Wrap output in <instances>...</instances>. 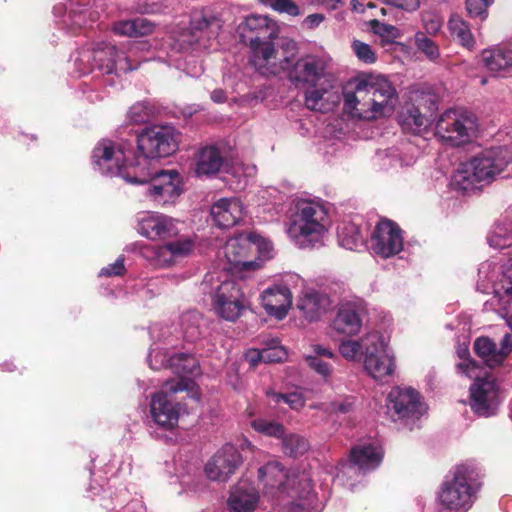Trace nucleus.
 <instances>
[{
  "instance_id": "f257e3e1",
  "label": "nucleus",
  "mask_w": 512,
  "mask_h": 512,
  "mask_svg": "<svg viewBox=\"0 0 512 512\" xmlns=\"http://www.w3.org/2000/svg\"><path fill=\"white\" fill-rule=\"evenodd\" d=\"M354 92L344 95V106L355 116L372 120L393 113L398 94L383 75L360 74L353 79Z\"/></svg>"
},
{
  "instance_id": "f03ea898",
  "label": "nucleus",
  "mask_w": 512,
  "mask_h": 512,
  "mask_svg": "<svg viewBox=\"0 0 512 512\" xmlns=\"http://www.w3.org/2000/svg\"><path fill=\"white\" fill-rule=\"evenodd\" d=\"M511 162L512 151L507 147L486 149L459 165L451 185L464 193L480 190L495 181Z\"/></svg>"
},
{
  "instance_id": "7ed1b4c3",
  "label": "nucleus",
  "mask_w": 512,
  "mask_h": 512,
  "mask_svg": "<svg viewBox=\"0 0 512 512\" xmlns=\"http://www.w3.org/2000/svg\"><path fill=\"white\" fill-rule=\"evenodd\" d=\"M143 44L133 43L127 51L105 42H93L82 47L74 57V65L80 76L98 70L102 74L117 76L135 70L141 60L136 54Z\"/></svg>"
},
{
  "instance_id": "20e7f679",
  "label": "nucleus",
  "mask_w": 512,
  "mask_h": 512,
  "mask_svg": "<svg viewBox=\"0 0 512 512\" xmlns=\"http://www.w3.org/2000/svg\"><path fill=\"white\" fill-rule=\"evenodd\" d=\"M331 225L329 211L320 201H300L288 226L287 234L300 249L324 245Z\"/></svg>"
},
{
  "instance_id": "39448f33",
  "label": "nucleus",
  "mask_w": 512,
  "mask_h": 512,
  "mask_svg": "<svg viewBox=\"0 0 512 512\" xmlns=\"http://www.w3.org/2000/svg\"><path fill=\"white\" fill-rule=\"evenodd\" d=\"M481 485L476 467L458 465L443 482L438 494L439 503L448 512H467L473 506Z\"/></svg>"
},
{
  "instance_id": "423d86ee",
  "label": "nucleus",
  "mask_w": 512,
  "mask_h": 512,
  "mask_svg": "<svg viewBox=\"0 0 512 512\" xmlns=\"http://www.w3.org/2000/svg\"><path fill=\"white\" fill-rule=\"evenodd\" d=\"M177 149V141L174 129L169 126H153L145 129L137 138L138 152L141 166L138 167L136 176L139 182H146L155 168L157 159L167 157Z\"/></svg>"
},
{
  "instance_id": "0eeeda50",
  "label": "nucleus",
  "mask_w": 512,
  "mask_h": 512,
  "mask_svg": "<svg viewBox=\"0 0 512 512\" xmlns=\"http://www.w3.org/2000/svg\"><path fill=\"white\" fill-rule=\"evenodd\" d=\"M201 289L213 296V308L219 317L235 321L241 316L245 300L238 281L229 279L226 274L209 272L201 283Z\"/></svg>"
},
{
  "instance_id": "6e6552de",
  "label": "nucleus",
  "mask_w": 512,
  "mask_h": 512,
  "mask_svg": "<svg viewBox=\"0 0 512 512\" xmlns=\"http://www.w3.org/2000/svg\"><path fill=\"white\" fill-rule=\"evenodd\" d=\"M476 287L493 295L491 304L498 307V313L512 330V269L505 271L493 261L483 262L478 269Z\"/></svg>"
},
{
  "instance_id": "1a4fd4ad",
  "label": "nucleus",
  "mask_w": 512,
  "mask_h": 512,
  "mask_svg": "<svg viewBox=\"0 0 512 512\" xmlns=\"http://www.w3.org/2000/svg\"><path fill=\"white\" fill-rule=\"evenodd\" d=\"M92 164L94 170L106 176H120L127 183L142 184L136 176L138 167L141 166L139 156L129 159L126 149L116 146L110 140H101L92 151Z\"/></svg>"
},
{
  "instance_id": "9d476101",
  "label": "nucleus",
  "mask_w": 512,
  "mask_h": 512,
  "mask_svg": "<svg viewBox=\"0 0 512 512\" xmlns=\"http://www.w3.org/2000/svg\"><path fill=\"white\" fill-rule=\"evenodd\" d=\"M248 40L251 62L260 73L265 75H278L289 70L298 53L297 45L293 41L275 48L272 38L262 39L260 36H253Z\"/></svg>"
},
{
  "instance_id": "9b49d317",
  "label": "nucleus",
  "mask_w": 512,
  "mask_h": 512,
  "mask_svg": "<svg viewBox=\"0 0 512 512\" xmlns=\"http://www.w3.org/2000/svg\"><path fill=\"white\" fill-rule=\"evenodd\" d=\"M469 354L468 348H460L458 355L463 359L457 365V368L469 378H475L476 381L470 387V406L475 414L480 417H490L496 414L499 400L498 391L494 381L487 378H479L474 370L476 363L466 359Z\"/></svg>"
},
{
  "instance_id": "f8f14e48",
  "label": "nucleus",
  "mask_w": 512,
  "mask_h": 512,
  "mask_svg": "<svg viewBox=\"0 0 512 512\" xmlns=\"http://www.w3.org/2000/svg\"><path fill=\"white\" fill-rule=\"evenodd\" d=\"M476 132V118L465 110L448 109L436 122V136L452 146L458 147L469 143Z\"/></svg>"
},
{
  "instance_id": "ddd939ff",
  "label": "nucleus",
  "mask_w": 512,
  "mask_h": 512,
  "mask_svg": "<svg viewBox=\"0 0 512 512\" xmlns=\"http://www.w3.org/2000/svg\"><path fill=\"white\" fill-rule=\"evenodd\" d=\"M193 383L190 380L178 382L166 381L161 389L152 395L150 402V415L155 424L167 430L177 426L180 407L174 403L171 396L177 392L190 391Z\"/></svg>"
},
{
  "instance_id": "4468645a",
  "label": "nucleus",
  "mask_w": 512,
  "mask_h": 512,
  "mask_svg": "<svg viewBox=\"0 0 512 512\" xmlns=\"http://www.w3.org/2000/svg\"><path fill=\"white\" fill-rule=\"evenodd\" d=\"M366 353L363 359L365 372L376 381H383L394 374L396 361L386 338L371 332L365 335Z\"/></svg>"
},
{
  "instance_id": "2eb2a0df",
  "label": "nucleus",
  "mask_w": 512,
  "mask_h": 512,
  "mask_svg": "<svg viewBox=\"0 0 512 512\" xmlns=\"http://www.w3.org/2000/svg\"><path fill=\"white\" fill-rule=\"evenodd\" d=\"M387 409L393 421H401L413 428L427 412V405L420 393L412 387H395L387 396Z\"/></svg>"
},
{
  "instance_id": "dca6fc26",
  "label": "nucleus",
  "mask_w": 512,
  "mask_h": 512,
  "mask_svg": "<svg viewBox=\"0 0 512 512\" xmlns=\"http://www.w3.org/2000/svg\"><path fill=\"white\" fill-rule=\"evenodd\" d=\"M146 183H149L147 196L158 205L174 203L182 193L181 176L176 170L152 168L151 177L143 184Z\"/></svg>"
},
{
  "instance_id": "f3484780",
  "label": "nucleus",
  "mask_w": 512,
  "mask_h": 512,
  "mask_svg": "<svg viewBox=\"0 0 512 512\" xmlns=\"http://www.w3.org/2000/svg\"><path fill=\"white\" fill-rule=\"evenodd\" d=\"M382 458V449L376 441H362L351 449L349 463L341 464L336 479L341 480L342 476L355 473L356 469L362 473L371 471L380 465Z\"/></svg>"
},
{
  "instance_id": "a211bd4d",
  "label": "nucleus",
  "mask_w": 512,
  "mask_h": 512,
  "mask_svg": "<svg viewBox=\"0 0 512 512\" xmlns=\"http://www.w3.org/2000/svg\"><path fill=\"white\" fill-rule=\"evenodd\" d=\"M371 249L383 258L398 254L403 249L400 227L391 220H381L371 235Z\"/></svg>"
},
{
  "instance_id": "6ab92c4d",
  "label": "nucleus",
  "mask_w": 512,
  "mask_h": 512,
  "mask_svg": "<svg viewBox=\"0 0 512 512\" xmlns=\"http://www.w3.org/2000/svg\"><path fill=\"white\" fill-rule=\"evenodd\" d=\"M367 316V307L363 300L354 299L339 304L337 314L332 321V328L347 336L357 335Z\"/></svg>"
},
{
  "instance_id": "aec40b11",
  "label": "nucleus",
  "mask_w": 512,
  "mask_h": 512,
  "mask_svg": "<svg viewBox=\"0 0 512 512\" xmlns=\"http://www.w3.org/2000/svg\"><path fill=\"white\" fill-rule=\"evenodd\" d=\"M241 463L238 449L232 444H225L206 463L204 471L210 480L226 482Z\"/></svg>"
},
{
  "instance_id": "412c9836",
  "label": "nucleus",
  "mask_w": 512,
  "mask_h": 512,
  "mask_svg": "<svg viewBox=\"0 0 512 512\" xmlns=\"http://www.w3.org/2000/svg\"><path fill=\"white\" fill-rule=\"evenodd\" d=\"M437 110V100L429 95L422 98L419 105L406 104L399 114V123L403 130L419 134L431 124V117Z\"/></svg>"
},
{
  "instance_id": "4be33fe9",
  "label": "nucleus",
  "mask_w": 512,
  "mask_h": 512,
  "mask_svg": "<svg viewBox=\"0 0 512 512\" xmlns=\"http://www.w3.org/2000/svg\"><path fill=\"white\" fill-rule=\"evenodd\" d=\"M221 27V21L215 16H195L190 22L189 30L182 34L181 42L188 46L198 44L206 49L209 47V42L217 38Z\"/></svg>"
},
{
  "instance_id": "5701e85b",
  "label": "nucleus",
  "mask_w": 512,
  "mask_h": 512,
  "mask_svg": "<svg viewBox=\"0 0 512 512\" xmlns=\"http://www.w3.org/2000/svg\"><path fill=\"white\" fill-rule=\"evenodd\" d=\"M326 68L325 59L315 55H307L296 62L293 61L289 78L296 86H315L324 77Z\"/></svg>"
},
{
  "instance_id": "b1692460",
  "label": "nucleus",
  "mask_w": 512,
  "mask_h": 512,
  "mask_svg": "<svg viewBox=\"0 0 512 512\" xmlns=\"http://www.w3.org/2000/svg\"><path fill=\"white\" fill-rule=\"evenodd\" d=\"M138 231L150 240L172 238L178 234L175 221L169 216L158 213H147L140 217Z\"/></svg>"
},
{
  "instance_id": "393cba45",
  "label": "nucleus",
  "mask_w": 512,
  "mask_h": 512,
  "mask_svg": "<svg viewBox=\"0 0 512 512\" xmlns=\"http://www.w3.org/2000/svg\"><path fill=\"white\" fill-rule=\"evenodd\" d=\"M474 351L479 358L490 368L501 365L512 351V337L505 334L500 347L489 337H479L474 342Z\"/></svg>"
},
{
  "instance_id": "a878e982",
  "label": "nucleus",
  "mask_w": 512,
  "mask_h": 512,
  "mask_svg": "<svg viewBox=\"0 0 512 512\" xmlns=\"http://www.w3.org/2000/svg\"><path fill=\"white\" fill-rule=\"evenodd\" d=\"M259 498V491L254 484L247 479H241L232 486L227 507L230 512H254Z\"/></svg>"
},
{
  "instance_id": "bb28decb",
  "label": "nucleus",
  "mask_w": 512,
  "mask_h": 512,
  "mask_svg": "<svg viewBox=\"0 0 512 512\" xmlns=\"http://www.w3.org/2000/svg\"><path fill=\"white\" fill-rule=\"evenodd\" d=\"M261 303L268 315L282 320L292 304L291 291L283 284L268 287L261 294Z\"/></svg>"
},
{
  "instance_id": "cd10ccee",
  "label": "nucleus",
  "mask_w": 512,
  "mask_h": 512,
  "mask_svg": "<svg viewBox=\"0 0 512 512\" xmlns=\"http://www.w3.org/2000/svg\"><path fill=\"white\" fill-rule=\"evenodd\" d=\"M244 207L238 198H221L211 207V216L220 228L235 226L243 216Z\"/></svg>"
},
{
  "instance_id": "c85d7f7f",
  "label": "nucleus",
  "mask_w": 512,
  "mask_h": 512,
  "mask_svg": "<svg viewBox=\"0 0 512 512\" xmlns=\"http://www.w3.org/2000/svg\"><path fill=\"white\" fill-rule=\"evenodd\" d=\"M330 306L329 296L315 290L303 293L297 304L303 317L309 322L320 320L327 313Z\"/></svg>"
},
{
  "instance_id": "c756f323",
  "label": "nucleus",
  "mask_w": 512,
  "mask_h": 512,
  "mask_svg": "<svg viewBox=\"0 0 512 512\" xmlns=\"http://www.w3.org/2000/svg\"><path fill=\"white\" fill-rule=\"evenodd\" d=\"M251 250V241L249 235H239L230 238L224 248V256L227 262L235 268L249 269L254 267V262L248 259Z\"/></svg>"
},
{
  "instance_id": "7c9ffc66",
  "label": "nucleus",
  "mask_w": 512,
  "mask_h": 512,
  "mask_svg": "<svg viewBox=\"0 0 512 512\" xmlns=\"http://www.w3.org/2000/svg\"><path fill=\"white\" fill-rule=\"evenodd\" d=\"M339 101L338 93L330 85L311 86L305 92V106L312 111L326 113L332 110Z\"/></svg>"
},
{
  "instance_id": "2f4dec72",
  "label": "nucleus",
  "mask_w": 512,
  "mask_h": 512,
  "mask_svg": "<svg viewBox=\"0 0 512 512\" xmlns=\"http://www.w3.org/2000/svg\"><path fill=\"white\" fill-rule=\"evenodd\" d=\"M481 61L488 71L506 76L512 72V47L484 49Z\"/></svg>"
},
{
  "instance_id": "473e14b6",
  "label": "nucleus",
  "mask_w": 512,
  "mask_h": 512,
  "mask_svg": "<svg viewBox=\"0 0 512 512\" xmlns=\"http://www.w3.org/2000/svg\"><path fill=\"white\" fill-rule=\"evenodd\" d=\"M168 366L172 371L179 375L178 379H172L173 382L180 380H190L193 385L190 390L194 388V381L192 377L197 376L200 373V365L198 360L191 354L187 353H176L167 359Z\"/></svg>"
},
{
  "instance_id": "72a5a7b5",
  "label": "nucleus",
  "mask_w": 512,
  "mask_h": 512,
  "mask_svg": "<svg viewBox=\"0 0 512 512\" xmlns=\"http://www.w3.org/2000/svg\"><path fill=\"white\" fill-rule=\"evenodd\" d=\"M223 157L215 146L204 147L199 151L195 173L197 176H210L220 171Z\"/></svg>"
},
{
  "instance_id": "f704fd0d",
  "label": "nucleus",
  "mask_w": 512,
  "mask_h": 512,
  "mask_svg": "<svg viewBox=\"0 0 512 512\" xmlns=\"http://www.w3.org/2000/svg\"><path fill=\"white\" fill-rule=\"evenodd\" d=\"M154 27L151 21L137 17L115 22L112 26V31L119 36L141 37L151 34L154 31Z\"/></svg>"
},
{
  "instance_id": "c9c22d12",
  "label": "nucleus",
  "mask_w": 512,
  "mask_h": 512,
  "mask_svg": "<svg viewBox=\"0 0 512 512\" xmlns=\"http://www.w3.org/2000/svg\"><path fill=\"white\" fill-rule=\"evenodd\" d=\"M258 479L265 488H282L288 479L287 472L283 465L272 460L258 469Z\"/></svg>"
},
{
  "instance_id": "e433bc0d",
  "label": "nucleus",
  "mask_w": 512,
  "mask_h": 512,
  "mask_svg": "<svg viewBox=\"0 0 512 512\" xmlns=\"http://www.w3.org/2000/svg\"><path fill=\"white\" fill-rule=\"evenodd\" d=\"M207 326L206 320L197 311H187L180 317V328L183 337L188 342L199 340Z\"/></svg>"
},
{
  "instance_id": "4c0bfd02",
  "label": "nucleus",
  "mask_w": 512,
  "mask_h": 512,
  "mask_svg": "<svg viewBox=\"0 0 512 512\" xmlns=\"http://www.w3.org/2000/svg\"><path fill=\"white\" fill-rule=\"evenodd\" d=\"M337 235L339 244L347 250L356 251L365 247L364 235L354 222L340 224L337 228Z\"/></svg>"
},
{
  "instance_id": "58836bf2",
  "label": "nucleus",
  "mask_w": 512,
  "mask_h": 512,
  "mask_svg": "<svg viewBox=\"0 0 512 512\" xmlns=\"http://www.w3.org/2000/svg\"><path fill=\"white\" fill-rule=\"evenodd\" d=\"M140 254L155 267H169L175 263L168 244L161 246H140Z\"/></svg>"
},
{
  "instance_id": "ea45409f",
  "label": "nucleus",
  "mask_w": 512,
  "mask_h": 512,
  "mask_svg": "<svg viewBox=\"0 0 512 512\" xmlns=\"http://www.w3.org/2000/svg\"><path fill=\"white\" fill-rule=\"evenodd\" d=\"M488 243L496 249L512 246V220L505 218L497 223L488 236Z\"/></svg>"
},
{
  "instance_id": "a19ab883",
  "label": "nucleus",
  "mask_w": 512,
  "mask_h": 512,
  "mask_svg": "<svg viewBox=\"0 0 512 512\" xmlns=\"http://www.w3.org/2000/svg\"><path fill=\"white\" fill-rule=\"evenodd\" d=\"M242 33L246 30L255 32V36H260L262 39L273 38L274 30L270 25V20L267 16L250 15L245 18L243 24L240 26Z\"/></svg>"
},
{
  "instance_id": "79ce46f5",
  "label": "nucleus",
  "mask_w": 512,
  "mask_h": 512,
  "mask_svg": "<svg viewBox=\"0 0 512 512\" xmlns=\"http://www.w3.org/2000/svg\"><path fill=\"white\" fill-rule=\"evenodd\" d=\"M448 27L452 37L459 41L461 45L467 48L473 47L474 38L470 27L460 16L452 15L449 19Z\"/></svg>"
},
{
  "instance_id": "37998d69",
  "label": "nucleus",
  "mask_w": 512,
  "mask_h": 512,
  "mask_svg": "<svg viewBox=\"0 0 512 512\" xmlns=\"http://www.w3.org/2000/svg\"><path fill=\"white\" fill-rule=\"evenodd\" d=\"M282 447L286 455L291 457L302 456L309 450V442L298 434H288L282 438Z\"/></svg>"
},
{
  "instance_id": "c03bdc74",
  "label": "nucleus",
  "mask_w": 512,
  "mask_h": 512,
  "mask_svg": "<svg viewBox=\"0 0 512 512\" xmlns=\"http://www.w3.org/2000/svg\"><path fill=\"white\" fill-rule=\"evenodd\" d=\"M365 336L360 340H344L339 345L340 354L348 361H356L361 356L365 357L366 345L364 343Z\"/></svg>"
},
{
  "instance_id": "a18cd8bd",
  "label": "nucleus",
  "mask_w": 512,
  "mask_h": 512,
  "mask_svg": "<svg viewBox=\"0 0 512 512\" xmlns=\"http://www.w3.org/2000/svg\"><path fill=\"white\" fill-rule=\"evenodd\" d=\"M253 429L265 436L283 438L285 434L284 426L276 421L264 418H257L251 421Z\"/></svg>"
},
{
  "instance_id": "49530a36",
  "label": "nucleus",
  "mask_w": 512,
  "mask_h": 512,
  "mask_svg": "<svg viewBox=\"0 0 512 512\" xmlns=\"http://www.w3.org/2000/svg\"><path fill=\"white\" fill-rule=\"evenodd\" d=\"M249 240L251 241V249L254 248L258 252L260 260L266 261L273 258L274 247L270 240L256 233H250Z\"/></svg>"
},
{
  "instance_id": "de8ad7c7",
  "label": "nucleus",
  "mask_w": 512,
  "mask_h": 512,
  "mask_svg": "<svg viewBox=\"0 0 512 512\" xmlns=\"http://www.w3.org/2000/svg\"><path fill=\"white\" fill-rule=\"evenodd\" d=\"M415 45L430 60L435 61L440 56V51L436 43L428 38L423 32L415 34Z\"/></svg>"
},
{
  "instance_id": "09e8293b",
  "label": "nucleus",
  "mask_w": 512,
  "mask_h": 512,
  "mask_svg": "<svg viewBox=\"0 0 512 512\" xmlns=\"http://www.w3.org/2000/svg\"><path fill=\"white\" fill-rule=\"evenodd\" d=\"M266 395L273 399L275 403L284 402L290 406V408L294 410H298L304 405V399L302 395L298 392L291 393H278L272 390H268Z\"/></svg>"
},
{
  "instance_id": "8fccbe9b",
  "label": "nucleus",
  "mask_w": 512,
  "mask_h": 512,
  "mask_svg": "<svg viewBox=\"0 0 512 512\" xmlns=\"http://www.w3.org/2000/svg\"><path fill=\"white\" fill-rule=\"evenodd\" d=\"M494 0H465L468 15L473 19L484 21L488 16V8Z\"/></svg>"
},
{
  "instance_id": "3c124183",
  "label": "nucleus",
  "mask_w": 512,
  "mask_h": 512,
  "mask_svg": "<svg viewBox=\"0 0 512 512\" xmlns=\"http://www.w3.org/2000/svg\"><path fill=\"white\" fill-rule=\"evenodd\" d=\"M167 244L170 248L174 261L188 256L194 247L193 241L189 238L177 239L175 241L168 242Z\"/></svg>"
},
{
  "instance_id": "603ef678",
  "label": "nucleus",
  "mask_w": 512,
  "mask_h": 512,
  "mask_svg": "<svg viewBox=\"0 0 512 512\" xmlns=\"http://www.w3.org/2000/svg\"><path fill=\"white\" fill-rule=\"evenodd\" d=\"M370 28L375 34L384 38L396 39L400 35L397 27L376 19L370 21Z\"/></svg>"
},
{
  "instance_id": "864d4df0",
  "label": "nucleus",
  "mask_w": 512,
  "mask_h": 512,
  "mask_svg": "<svg viewBox=\"0 0 512 512\" xmlns=\"http://www.w3.org/2000/svg\"><path fill=\"white\" fill-rule=\"evenodd\" d=\"M352 48L358 59L366 64H372L376 61V55L370 45L354 40Z\"/></svg>"
},
{
  "instance_id": "5fc2aeb1",
  "label": "nucleus",
  "mask_w": 512,
  "mask_h": 512,
  "mask_svg": "<svg viewBox=\"0 0 512 512\" xmlns=\"http://www.w3.org/2000/svg\"><path fill=\"white\" fill-rule=\"evenodd\" d=\"M263 4L269 5L279 13H286L291 16L299 14L298 6L291 0H260Z\"/></svg>"
},
{
  "instance_id": "6e6d98bb",
  "label": "nucleus",
  "mask_w": 512,
  "mask_h": 512,
  "mask_svg": "<svg viewBox=\"0 0 512 512\" xmlns=\"http://www.w3.org/2000/svg\"><path fill=\"white\" fill-rule=\"evenodd\" d=\"M128 117L133 123H144L150 118V110L143 103H137L130 108Z\"/></svg>"
},
{
  "instance_id": "4d7b16f0",
  "label": "nucleus",
  "mask_w": 512,
  "mask_h": 512,
  "mask_svg": "<svg viewBox=\"0 0 512 512\" xmlns=\"http://www.w3.org/2000/svg\"><path fill=\"white\" fill-rule=\"evenodd\" d=\"M306 361L313 370L323 377H328L332 372L331 364L325 359H320L319 356H307Z\"/></svg>"
},
{
  "instance_id": "13d9d810",
  "label": "nucleus",
  "mask_w": 512,
  "mask_h": 512,
  "mask_svg": "<svg viewBox=\"0 0 512 512\" xmlns=\"http://www.w3.org/2000/svg\"><path fill=\"white\" fill-rule=\"evenodd\" d=\"M254 354L263 362H280L286 358V352L282 348L263 349L261 352H254Z\"/></svg>"
},
{
  "instance_id": "bf43d9fd",
  "label": "nucleus",
  "mask_w": 512,
  "mask_h": 512,
  "mask_svg": "<svg viewBox=\"0 0 512 512\" xmlns=\"http://www.w3.org/2000/svg\"><path fill=\"white\" fill-rule=\"evenodd\" d=\"M70 11L67 15L68 21H70L71 25L77 28H81L82 26H85L87 24V10H80L77 11L72 7L73 0H70ZM67 22V20H65Z\"/></svg>"
},
{
  "instance_id": "052dcab7",
  "label": "nucleus",
  "mask_w": 512,
  "mask_h": 512,
  "mask_svg": "<svg viewBox=\"0 0 512 512\" xmlns=\"http://www.w3.org/2000/svg\"><path fill=\"white\" fill-rule=\"evenodd\" d=\"M124 258L119 257L114 263L102 268L99 272V276H120L124 273Z\"/></svg>"
},
{
  "instance_id": "680f3d73",
  "label": "nucleus",
  "mask_w": 512,
  "mask_h": 512,
  "mask_svg": "<svg viewBox=\"0 0 512 512\" xmlns=\"http://www.w3.org/2000/svg\"><path fill=\"white\" fill-rule=\"evenodd\" d=\"M385 3L405 10L414 12L420 7V0H383Z\"/></svg>"
},
{
  "instance_id": "e2e57ef3",
  "label": "nucleus",
  "mask_w": 512,
  "mask_h": 512,
  "mask_svg": "<svg viewBox=\"0 0 512 512\" xmlns=\"http://www.w3.org/2000/svg\"><path fill=\"white\" fill-rule=\"evenodd\" d=\"M387 156L391 158V165L399 164L400 166H408L415 162V159L413 156H410L409 158H403L399 155L397 149H390L387 153Z\"/></svg>"
},
{
  "instance_id": "0e129e2a",
  "label": "nucleus",
  "mask_w": 512,
  "mask_h": 512,
  "mask_svg": "<svg viewBox=\"0 0 512 512\" xmlns=\"http://www.w3.org/2000/svg\"><path fill=\"white\" fill-rule=\"evenodd\" d=\"M312 349L314 352L313 356H319L320 359H325V360L337 359V356L335 355V353L327 347H324L319 344H315V345H312Z\"/></svg>"
},
{
  "instance_id": "69168bd1",
  "label": "nucleus",
  "mask_w": 512,
  "mask_h": 512,
  "mask_svg": "<svg viewBox=\"0 0 512 512\" xmlns=\"http://www.w3.org/2000/svg\"><path fill=\"white\" fill-rule=\"evenodd\" d=\"M116 512H146V507L139 499H133Z\"/></svg>"
},
{
  "instance_id": "338daca9",
  "label": "nucleus",
  "mask_w": 512,
  "mask_h": 512,
  "mask_svg": "<svg viewBox=\"0 0 512 512\" xmlns=\"http://www.w3.org/2000/svg\"><path fill=\"white\" fill-rule=\"evenodd\" d=\"M352 406H353V402L350 401L349 399H344V400H341V401H334L331 403V411L333 412H336V413H348L351 409H352Z\"/></svg>"
},
{
  "instance_id": "774afa93",
  "label": "nucleus",
  "mask_w": 512,
  "mask_h": 512,
  "mask_svg": "<svg viewBox=\"0 0 512 512\" xmlns=\"http://www.w3.org/2000/svg\"><path fill=\"white\" fill-rule=\"evenodd\" d=\"M236 173H241L245 178H253L256 175L257 169L252 164H240L234 167Z\"/></svg>"
}]
</instances>
